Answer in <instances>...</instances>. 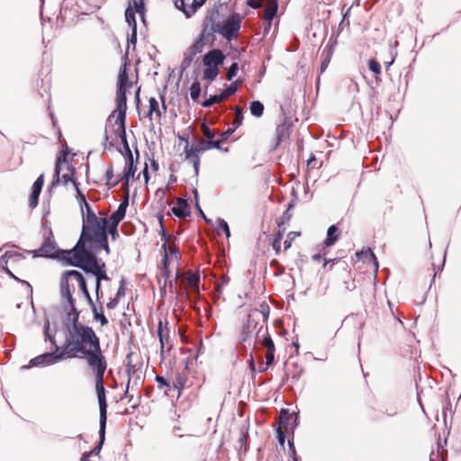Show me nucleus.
Instances as JSON below:
<instances>
[{"mask_svg":"<svg viewBox=\"0 0 461 461\" xmlns=\"http://www.w3.org/2000/svg\"><path fill=\"white\" fill-rule=\"evenodd\" d=\"M79 312L73 313L71 321L67 323L68 336L59 358H77L86 355L87 349L98 348L100 339L94 330L78 321Z\"/></svg>","mask_w":461,"mask_h":461,"instance_id":"obj_1","label":"nucleus"},{"mask_svg":"<svg viewBox=\"0 0 461 461\" xmlns=\"http://www.w3.org/2000/svg\"><path fill=\"white\" fill-rule=\"evenodd\" d=\"M108 222V219L97 216L92 219H84L82 232L77 243L72 249L64 252L66 253L64 258L82 256L84 253H95L101 249H104L108 254L110 251L106 234Z\"/></svg>","mask_w":461,"mask_h":461,"instance_id":"obj_2","label":"nucleus"},{"mask_svg":"<svg viewBox=\"0 0 461 461\" xmlns=\"http://www.w3.org/2000/svg\"><path fill=\"white\" fill-rule=\"evenodd\" d=\"M133 83L129 79L127 63L121 68L116 91V109L112 113L111 116L115 119V125L121 128V133L124 135V126H126V112H127V96L126 92L132 86Z\"/></svg>","mask_w":461,"mask_h":461,"instance_id":"obj_3","label":"nucleus"},{"mask_svg":"<svg viewBox=\"0 0 461 461\" xmlns=\"http://www.w3.org/2000/svg\"><path fill=\"white\" fill-rule=\"evenodd\" d=\"M66 258L69 265L80 267L86 274H92L98 281H110V277L106 274L105 264L97 259L95 253H84L82 256Z\"/></svg>","mask_w":461,"mask_h":461,"instance_id":"obj_4","label":"nucleus"},{"mask_svg":"<svg viewBox=\"0 0 461 461\" xmlns=\"http://www.w3.org/2000/svg\"><path fill=\"white\" fill-rule=\"evenodd\" d=\"M86 279L82 273L77 270H69L63 274L61 278V292L63 296L67 299L71 310L76 312L75 303L76 300L73 298V293L77 287L80 291L86 289Z\"/></svg>","mask_w":461,"mask_h":461,"instance_id":"obj_5","label":"nucleus"},{"mask_svg":"<svg viewBox=\"0 0 461 461\" xmlns=\"http://www.w3.org/2000/svg\"><path fill=\"white\" fill-rule=\"evenodd\" d=\"M68 147L59 152L55 165L54 177L50 185L51 187L57 186L61 181L64 185H67L68 182H73L74 185L77 184L75 181L76 170L68 159Z\"/></svg>","mask_w":461,"mask_h":461,"instance_id":"obj_6","label":"nucleus"},{"mask_svg":"<svg viewBox=\"0 0 461 461\" xmlns=\"http://www.w3.org/2000/svg\"><path fill=\"white\" fill-rule=\"evenodd\" d=\"M215 27L217 33L221 35L226 41H235L240 36L241 27V17L234 13L230 16L223 18L217 7V18L215 19Z\"/></svg>","mask_w":461,"mask_h":461,"instance_id":"obj_7","label":"nucleus"},{"mask_svg":"<svg viewBox=\"0 0 461 461\" xmlns=\"http://www.w3.org/2000/svg\"><path fill=\"white\" fill-rule=\"evenodd\" d=\"M225 58L222 50L219 49H213L207 52L203 59V64L205 67L203 78L209 82L215 80L220 74L219 67L223 64Z\"/></svg>","mask_w":461,"mask_h":461,"instance_id":"obj_8","label":"nucleus"},{"mask_svg":"<svg viewBox=\"0 0 461 461\" xmlns=\"http://www.w3.org/2000/svg\"><path fill=\"white\" fill-rule=\"evenodd\" d=\"M79 358L86 359L89 368L95 375V378L104 376V373L107 368V361L105 356L101 350L100 344L98 345V348L95 347L91 349H87L86 355H83Z\"/></svg>","mask_w":461,"mask_h":461,"instance_id":"obj_9","label":"nucleus"},{"mask_svg":"<svg viewBox=\"0 0 461 461\" xmlns=\"http://www.w3.org/2000/svg\"><path fill=\"white\" fill-rule=\"evenodd\" d=\"M25 266V257L17 251H6L0 257V267L12 278L18 280L14 275L13 268L15 272H20Z\"/></svg>","mask_w":461,"mask_h":461,"instance_id":"obj_10","label":"nucleus"},{"mask_svg":"<svg viewBox=\"0 0 461 461\" xmlns=\"http://www.w3.org/2000/svg\"><path fill=\"white\" fill-rule=\"evenodd\" d=\"M256 342L267 349L265 356L266 368L260 370V372H263L267 370V367L274 364L276 352V346L268 332L267 326H265L263 324H260V326H258V329L257 330Z\"/></svg>","mask_w":461,"mask_h":461,"instance_id":"obj_11","label":"nucleus"},{"mask_svg":"<svg viewBox=\"0 0 461 461\" xmlns=\"http://www.w3.org/2000/svg\"><path fill=\"white\" fill-rule=\"evenodd\" d=\"M217 18V7L214 6L212 8L207 14L205 15L203 23H202V31L200 35V41H205V43L212 46L216 40L215 33H217L215 27V19Z\"/></svg>","mask_w":461,"mask_h":461,"instance_id":"obj_12","label":"nucleus"},{"mask_svg":"<svg viewBox=\"0 0 461 461\" xmlns=\"http://www.w3.org/2000/svg\"><path fill=\"white\" fill-rule=\"evenodd\" d=\"M66 250H61L58 248L57 243L52 236L50 234L42 242L39 249L28 250V253L32 255L33 258H59L67 261L64 258Z\"/></svg>","mask_w":461,"mask_h":461,"instance_id":"obj_13","label":"nucleus"},{"mask_svg":"<svg viewBox=\"0 0 461 461\" xmlns=\"http://www.w3.org/2000/svg\"><path fill=\"white\" fill-rule=\"evenodd\" d=\"M120 130H121V128L117 127L114 130V132L121 139V140L123 143V146L125 148L126 153H127L126 168H125L122 177L120 180L123 182V185L125 187H128L129 181H130L131 177L134 176V174L137 170V167H136V165H134L133 155L131 153V150L128 141H127L126 126H124V135H122L121 133Z\"/></svg>","mask_w":461,"mask_h":461,"instance_id":"obj_14","label":"nucleus"},{"mask_svg":"<svg viewBox=\"0 0 461 461\" xmlns=\"http://www.w3.org/2000/svg\"><path fill=\"white\" fill-rule=\"evenodd\" d=\"M129 205L128 196L120 203L117 210L113 212L108 218V223L106 225V233L108 232L113 240H115L118 236L117 227L121 221L123 220L126 213V209Z\"/></svg>","mask_w":461,"mask_h":461,"instance_id":"obj_15","label":"nucleus"},{"mask_svg":"<svg viewBox=\"0 0 461 461\" xmlns=\"http://www.w3.org/2000/svg\"><path fill=\"white\" fill-rule=\"evenodd\" d=\"M160 100L161 106L155 97H149L148 100L149 105L145 116L149 119L151 124L154 122L160 123L162 115L167 113V107L165 102V96L161 95Z\"/></svg>","mask_w":461,"mask_h":461,"instance_id":"obj_16","label":"nucleus"},{"mask_svg":"<svg viewBox=\"0 0 461 461\" xmlns=\"http://www.w3.org/2000/svg\"><path fill=\"white\" fill-rule=\"evenodd\" d=\"M45 335L50 342L55 346V349L53 352L50 353H44L40 356H37L36 357L31 359L30 366H50L54 363H57L60 360H63L64 358L59 357V353L60 352L59 347L55 343V339L53 337L50 336L48 331H45Z\"/></svg>","mask_w":461,"mask_h":461,"instance_id":"obj_17","label":"nucleus"},{"mask_svg":"<svg viewBox=\"0 0 461 461\" xmlns=\"http://www.w3.org/2000/svg\"><path fill=\"white\" fill-rule=\"evenodd\" d=\"M95 379V390L98 398L100 420L102 422V429L106 425L107 420V403L105 397V389L104 386V377H97Z\"/></svg>","mask_w":461,"mask_h":461,"instance_id":"obj_18","label":"nucleus"},{"mask_svg":"<svg viewBox=\"0 0 461 461\" xmlns=\"http://www.w3.org/2000/svg\"><path fill=\"white\" fill-rule=\"evenodd\" d=\"M167 325V321L163 323V321L159 320L158 326V335L160 343V356L162 359L165 358V354H168L173 348V344L170 341L169 330Z\"/></svg>","mask_w":461,"mask_h":461,"instance_id":"obj_19","label":"nucleus"},{"mask_svg":"<svg viewBox=\"0 0 461 461\" xmlns=\"http://www.w3.org/2000/svg\"><path fill=\"white\" fill-rule=\"evenodd\" d=\"M258 312H249L248 315L247 322L242 326L240 340L241 343H246L250 340L251 334L253 330H258V325L260 324L256 321Z\"/></svg>","mask_w":461,"mask_h":461,"instance_id":"obj_20","label":"nucleus"},{"mask_svg":"<svg viewBox=\"0 0 461 461\" xmlns=\"http://www.w3.org/2000/svg\"><path fill=\"white\" fill-rule=\"evenodd\" d=\"M157 218L158 220L159 226H160L159 233L165 240V242L162 245V249H164L165 254H164V258H163V267L161 269V274H162L163 277L167 280L170 277V271L168 269V256H167V241L168 240L169 236L166 233V230H165V227H164V223H163L164 215L162 213H158L157 215Z\"/></svg>","mask_w":461,"mask_h":461,"instance_id":"obj_21","label":"nucleus"},{"mask_svg":"<svg viewBox=\"0 0 461 461\" xmlns=\"http://www.w3.org/2000/svg\"><path fill=\"white\" fill-rule=\"evenodd\" d=\"M205 2L206 0H174L175 6L186 17H191Z\"/></svg>","mask_w":461,"mask_h":461,"instance_id":"obj_22","label":"nucleus"},{"mask_svg":"<svg viewBox=\"0 0 461 461\" xmlns=\"http://www.w3.org/2000/svg\"><path fill=\"white\" fill-rule=\"evenodd\" d=\"M206 46H210V44L205 43L203 41H200V38L198 37L185 53L184 61L189 65L198 54L203 51Z\"/></svg>","mask_w":461,"mask_h":461,"instance_id":"obj_23","label":"nucleus"},{"mask_svg":"<svg viewBox=\"0 0 461 461\" xmlns=\"http://www.w3.org/2000/svg\"><path fill=\"white\" fill-rule=\"evenodd\" d=\"M196 145H189L187 142L185 147V159L189 160L194 169V174L197 176L199 174V167H200V157L199 154L201 152L196 151Z\"/></svg>","mask_w":461,"mask_h":461,"instance_id":"obj_24","label":"nucleus"},{"mask_svg":"<svg viewBox=\"0 0 461 461\" xmlns=\"http://www.w3.org/2000/svg\"><path fill=\"white\" fill-rule=\"evenodd\" d=\"M44 185V176L41 174L38 176L32 186V193L29 197V205L35 208L38 205L39 196Z\"/></svg>","mask_w":461,"mask_h":461,"instance_id":"obj_25","label":"nucleus"},{"mask_svg":"<svg viewBox=\"0 0 461 461\" xmlns=\"http://www.w3.org/2000/svg\"><path fill=\"white\" fill-rule=\"evenodd\" d=\"M303 368L296 362L286 363L285 366V379H291L292 382H296L302 376Z\"/></svg>","mask_w":461,"mask_h":461,"instance_id":"obj_26","label":"nucleus"},{"mask_svg":"<svg viewBox=\"0 0 461 461\" xmlns=\"http://www.w3.org/2000/svg\"><path fill=\"white\" fill-rule=\"evenodd\" d=\"M172 212L178 218L189 216L190 206L187 202L183 198H177L176 205L171 208Z\"/></svg>","mask_w":461,"mask_h":461,"instance_id":"obj_27","label":"nucleus"},{"mask_svg":"<svg viewBox=\"0 0 461 461\" xmlns=\"http://www.w3.org/2000/svg\"><path fill=\"white\" fill-rule=\"evenodd\" d=\"M125 280L122 278L120 281V285L117 290V293L113 298H110L109 302L106 303V308L108 310H113L117 307L119 301L122 297L125 296L126 289H125Z\"/></svg>","mask_w":461,"mask_h":461,"instance_id":"obj_28","label":"nucleus"},{"mask_svg":"<svg viewBox=\"0 0 461 461\" xmlns=\"http://www.w3.org/2000/svg\"><path fill=\"white\" fill-rule=\"evenodd\" d=\"M196 151L203 153L204 151L212 149H217L220 150H223L222 147L221 146V141L218 140H204L201 139L199 142L196 144ZM224 151H228V148L224 149Z\"/></svg>","mask_w":461,"mask_h":461,"instance_id":"obj_29","label":"nucleus"},{"mask_svg":"<svg viewBox=\"0 0 461 461\" xmlns=\"http://www.w3.org/2000/svg\"><path fill=\"white\" fill-rule=\"evenodd\" d=\"M277 0H267L262 18L264 21L273 20L277 13Z\"/></svg>","mask_w":461,"mask_h":461,"instance_id":"obj_30","label":"nucleus"},{"mask_svg":"<svg viewBox=\"0 0 461 461\" xmlns=\"http://www.w3.org/2000/svg\"><path fill=\"white\" fill-rule=\"evenodd\" d=\"M139 13L136 11V6L133 4V5H129L128 8L125 11V19L128 23L129 26L132 27L133 32H132V39L136 41V28H137V23L135 18V14Z\"/></svg>","mask_w":461,"mask_h":461,"instance_id":"obj_31","label":"nucleus"},{"mask_svg":"<svg viewBox=\"0 0 461 461\" xmlns=\"http://www.w3.org/2000/svg\"><path fill=\"white\" fill-rule=\"evenodd\" d=\"M250 312H257L258 315H257L256 321L259 324L264 325L265 323H267V321L268 320L269 313H270V307L267 303H262L258 308H255V309L251 310Z\"/></svg>","mask_w":461,"mask_h":461,"instance_id":"obj_32","label":"nucleus"},{"mask_svg":"<svg viewBox=\"0 0 461 461\" xmlns=\"http://www.w3.org/2000/svg\"><path fill=\"white\" fill-rule=\"evenodd\" d=\"M356 257L358 259L363 260L364 262H371V261H373L375 266V267H378V263L376 261V258H375L374 252L369 248H367L366 249H362L359 252H357L356 253Z\"/></svg>","mask_w":461,"mask_h":461,"instance_id":"obj_33","label":"nucleus"},{"mask_svg":"<svg viewBox=\"0 0 461 461\" xmlns=\"http://www.w3.org/2000/svg\"><path fill=\"white\" fill-rule=\"evenodd\" d=\"M339 231L336 225H331L329 227L327 231V238L324 240V246L326 248L333 245L339 240Z\"/></svg>","mask_w":461,"mask_h":461,"instance_id":"obj_34","label":"nucleus"},{"mask_svg":"<svg viewBox=\"0 0 461 461\" xmlns=\"http://www.w3.org/2000/svg\"><path fill=\"white\" fill-rule=\"evenodd\" d=\"M94 319L100 322L101 326H105L108 324V320L104 314V307L102 303H100L99 308L96 305H93L92 308Z\"/></svg>","mask_w":461,"mask_h":461,"instance_id":"obj_35","label":"nucleus"},{"mask_svg":"<svg viewBox=\"0 0 461 461\" xmlns=\"http://www.w3.org/2000/svg\"><path fill=\"white\" fill-rule=\"evenodd\" d=\"M293 419V416L289 413L287 410H281L279 415V428L288 431V427L290 425V420Z\"/></svg>","mask_w":461,"mask_h":461,"instance_id":"obj_36","label":"nucleus"},{"mask_svg":"<svg viewBox=\"0 0 461 461\" xmlns=\"http://www.w3.org/2000/svg\"><path fill=\"white\" fill-rule=\"evenodd\" d=\"M199 283H200V275L199 274H190L187 276V285L192 289V292L195 294L196 296H199Z\"/></svg>","mask_w":461,"mask_h":461,"instance_id":"obj_37","label":"nucleus"},{"mask_svg":"<svg viewBox=\"0 0 461 461\" xmlns=\"http://www.w3.org/2000/svg\"><path fill=\"white\" fill-rule=\"evenodd\" d=\"M332 54H333V51L331 50V48H325L321 54V72L322 73L328 67L330 61V59L332 57Z\"/></svg>","mask_w":461,"mask_h":461,"instance_id":"obj_38","label":"nucleus"},{"mask_svg":"<svg viewBox=\"0 0 461 461\" xmlns=\"http://www.w3.org/2000/svg\"><path fill=\"white\" fill-rule=\"evenodd\" d=\"M186 376L185 374H177L172 383V387L178 391V395L182 393V391L186 383Z\"/></svg>","mask_w":461,"mask_h":461,"instance_id":"obj_39","label":"nucleus"},{"mask_svg":"<svg viewBox=\"0 0 461 461\" xmlns=\"http://www.w3.org/2000/svg\"><path fill=\"white\" fill-rule=\"evenodd\" d=\"M249 109H250L251 114L256 116V117L262 116V114L264 113V105L259 101H253V102H251Z\"/></svg>","mask_w":461,"mask_h":461,"instance_id":"obj_40","label":"nucleus"},{"mask_svg":"<svg viewBox=\"0 0 461 461\" xmlns=\"http://www.w3.org/2000/svg\"><path fill=\"white\" fill-rule=\"evenodd\" d=\"M155 381L157 382L158 384V388L159 390H163V389H166L165 390V393L167 394V390H170L172 387V384L167 382V379H165L163 376L161 375H156L155 376Z\"/></svg>","mask_w":461,"mask_h":461,"instance_id":"obj_41","label":"nucleus"},{"mask_svg":"<svg viewBox=\"0 0 461 461\" xmlns=\"http://www.w3.org/2000/svg\"><path fill=\"white\" fill-rule=\"evenodd\" d=\"M201 131H202L203 136L208 140H213V138L216 136L217 133H219L215 130L211 129L205 122H203L201 124Z\"/></svg>","mask_w":461,"mask_h":461,"instance_id":"obj_42","label":"nucleus"},{"mask_svg":"<svg viewBox=\"0 0 461 461\" xmlns=\"http://www.w3.org/2000/svg\"><path fill=\"white\" fill-rule=\"evenodd\" d=\"M113 177V167H109L105 172V180H106V185H107L108 189H112V188L115 187L120 181V180H116V181L113 182L112 181Z\"/></svg>","mask_w":461,"mask_h":461,"instance_id":"obj_43","label":"nucleus"},{"mask_svg":"<svg viewBox=\"0 0 461 461\" xmlns=\"http://www.w3.org/2000/svg\"><path fill=\"white\" fill-rule=\"evenodd\" d=\"M201 94V85L195 80L190 86V96L194 101H197Z\"/></svg>","mask_w":461,"mask_h":461,"instance_id":"obj_44","label":"nucleus"},{"mask_svg":"<svg viewBox=\"0 0 461 461\" xmlns=\"http://www.w3.org/2000/svg\"><path fill=\"white\" fill-rule=\"evenodd\" d=\"M105 428H106V425L104 426V429H102V422L100 421V428H99V437H100V441L98 443L97 446L95 447V448L90 452V454H98L103 444H104V438H105Z\"/></svg>","mask_w":461,"mask_h":461,"instance_id":"obj_45","label":"nucleus"},{"mask_svg":"<svg viewBox=\"0 0 461 461\" xmlns=\"http://www.w3.org/2000/svg\"><path fill=\"white\" fill-rule=\"evenodd\" d=\"M393 207L391 204V203L384 202L381 203L378 206V212L380 214H382L383 218H384L386 215H389L393 212Z\"/></svg>","mask_w":461,"mask_h":461,"instance_id":"obj_46","label":"nucleus"},{"mask_svg":"<svg viewBox=\"0 0 461 461\" xmlns=\"http://www.w3.org/2000/svg\"><path fill=\"white\" fill-rule=\"evenodd\" d=\"M167 249H168V251L167 250V256H170L172 258H175L176 261H178L181 258L179 249L175 243H169Z\"/></svg>","mask_w":461,"mask_h":461,"instance_id":"obj_47","label":"nucleus"},{"mask_svg":"<svg viewBox=\"0 0 461 461\" xmlns=\"http://www.w3.org/2000/svg\"><path fill=\"white\" fill-rule=\"evenodd\" d=\"M236 91H237V85H236V83H233L220 94L221 100L222 101L226 100L228 97L234 95L236 93Z\"/></svg>","mask_w":461,"mask_h":461,"instance_id":"obj_48","label":"nucleus"},{"mask_svg":"<svg viewBox=\"0 0 461 461\" xmlns=\"http://www.w3.org/2000/svg\"><path fill=\"white\" fill-rule=\"evenodd\" d=\"M222 102L221 98V95H211L208 99H206L205 101H203V103L202 104V105L203 107H211L212 106L213 104H219Z\"/></svg>","mask_w":461,"mask_h":461,"instance_id":"obj_49","label":"nucleus"},{"mask_svg":"<svg viewBox=\"0 0 461 461\" xmlns=\"http://www.w3.org/2000/svg\"><path fill=\"white\" fill-rule=\"evenodd\" d=\"M243 120V113L242 109L239 106L235 107V118L233 120V124L237 127L240 126L242 123Z\"/></svg>","mask_w":461,"mask_h":461,"instance_id":"obj_50","label":"nucleus"},{"mask_svg":"<svg viewBox=\"0 0 461 461\" xmlns=\"http://www.w3.org/2000/svg\"><path fill=\"white\" fill-rule=\"evenodd\" d=\"M369 69L375 75H380L381 67L380 64L375 59H370L368 61Z\"/></svg>","mask_w":461,"mask_h":461,"instance_id":"obj_51","label":"nucleus"},{"mask_svg":"<svg viewBox=\"0 0 461 461\" xmlns=\"http://www.w3.org/2000/svg\"><path fill=\"white\" fill-rule=\"evenodd\" d=\"M239 70L238 63H233L227 71L226 77L229 81L232 80V78L237 75Z\"/></svg>","mask_w":461,"mask_h":461,"instance_id":"obj_52","label":"nucleus"},{"mask_svg":"<svg viewBox=\"0 0 461 461\" xmlns=\"http://www.w3.org/2000/svg\"><path fill=\"white\" fill-rule=\"evenodd\" d=\"M270 266L276 268L277 275H283L285 271V267L276 258L270 261Z\"/></svg>","mask_w":461,"mask_h":461,"instance_id":"obj_53","label":"nucleus"},{"mask_svg":"<svg viewBox=\"0 0 461 461\" xmlns=\"http://www.w3.org/2000/svg\"><path fill=\"white\" fill-rule=\"evenodd\" d=\"M291 217H292V215H291V213L288 212V211L285 212L284 214L276 220L277 225L284 226L285 223H287L290 221Z\"/></svg>","mask_w":461,"mask_h":461,"instance_id":"obj_54","label":"nucleus"},{"mask_svg":"<svg viewBox=\"0 0 461 461\" xmlns=\"http://www.w3.org/2000/svg\"><path fill=\"white\" fill-rule=\"evenodd\" d=\"M235 129L229 128L227 131L223 132H220V140H217L218 141H221V144L224 142L233 132Z\"/></svg>","mask_w":461,"mask_h":461,"instance_id":"obj_55","label":"nucleus"},{"mask_svg":"<svg viewBox=\"0 0 461 461\" xmlns=\"http://www.w3.org/2000/svg\"><path fill=\"white\" fill-rule=\"evenodd\" d=\"M281 240L273 239L271 243V247L276 256L280 255L281 253Z\"/></svg>","mask_w":461,"mask_h":461,"instance_id":"obj_56","label":"nucleus"},{"mask_svg":"<svg viewBox=\"0 0 461 461\" xmlns=\"http://www.w3.org/2000/svg\"><path fill=\"white\" fill-rule=\"evenodd\" d=\"M84 206L86 208V214L83 213V219H92L96 217L95 213L92 211L88 203H86Z\"/></svg>","mask_w":461,"mask_h":461,"instance_id":"obj_57","label":"nucleus"},{"mask_svg":"<svg viewBox=\"0 0 461 461\" xmlns=\"http://www.w3.org/2000/svg\"><path fill=\"white\" fill-rule=\"evenodd\" d=\"M219 228L225 232L227 238L230 236L229 225L223 219L219 220Z\"/></svg>","mask_w":461,"mask_h":461,"instance_id":"obj_58","label":"nucleus"},{"mask_svg":"<svg viewBox=\"0 0 461 461\" xmlns=\"http://www.w3.org/2000/svg\"><path fill=\"white\" fill-rule=\"evenodd\" d=\"M327 256V248H323L321 253H317L312 256V260L315 262H319L321 259L323 260L324 258Z\"/></svg>","mask_w":461,"mask_h":461,"instance_id":"obj_59","label":"nucleus"},{"mask_svg":"<svg viewBox=\"0 0 461 461\" xmlns=\"http://www.w3.org/2000/svg\"><path fill=\"white\" fill-rule=\"evenodd\" d=\"M287 130L285 124H281V125H278L276 127V136H277V140L278 141H281L283 137H284V134H285V131Z\"/></svg>","mask_w":461,"mask_h":461,"instance_id":"obj_60","label":"nucleus"},{"mask_svg":"<svg viewBox=\"0 0 461 461\" xmlns=\"http://www.w3.org/2000/svg\"><path fill=\"white\" fill-rule=\"evenodd\" d=\"M294 240V239L287 233L284 242V252H286L292 247Z\"/></svg>","mask_w":461,"mask_h":461,"instance_id":"obj_61","label":"nucleus"},{"mask_svg":"<svg viewBox=\"0 0 461 461\" xmlns=\"http://www.w3.org/2000/svg\"><path fill=\"white\" fill-rule=\"evenodd\" d=\"M265 0H247V5L253 8V9H258L262 6Z\"/></svg>","mask_w":461,"mask_h":461,"instance_id":"obj_62","label":"nucleus"},{"mask_svg":"<svg viewBox=\"0 0 461 461\" xmlns=\"http://www.w3.org/2000/svg\"><path fill=\"white\" fill-rule=\"evenodd\" d=\"M277 226H278V229H277L276 232L275 233L274 239L281 240H282L283 237H284V235L285 233L286 229L283 225H277Z\"/></svg>","mask_w":461,"mask_h":461,"instance_id":"obj_63","label":"nucleus"},{"mask_svg":"<svg viewBox=\"0 0 461 461\" xmlns=\"http://www.w3.org/2000/svg\"><path fill=\"white\" fill-rule=\"evenodd\" d=\"M276 433H277L278 442L282 446V447H285V431L281 428H278Z\"/></svg>","mask_w":461,"mask_h":461,"instance_id":"obj_64","label":"nucleus"}]
</instances>
